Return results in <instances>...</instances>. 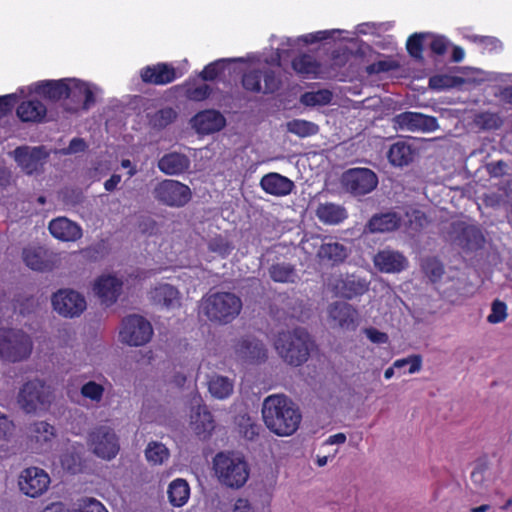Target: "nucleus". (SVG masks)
Returning <instances> with one entry per match:
<instances>
[{"instance_id": "1", "label": "nucleus", "mask_w": 512, "mask_h": 512, "mask_svg": "<svg viewBox=\"0 0 512 512\" xmlns=\"http://www.w3.org/2000/svg\"><path fill=\"white\" fill-rule=\"evenodd\" d=\"M262 417L266 427L279 436L292 435L302 418L298 407L283 394L269 395L264 399Z\"/></svg>"}, {"instance_id": "2", "label": "nucleus", "mask_w": 512, "mask_h": 512, "mask_svg": "<svg viewBox=\"0 0 512 512\" xmlns=\"http://www.w3.org/2000/svg\"><path fill=\"white\" fill-rule=\"evenodd\" d=\"M314 346L310 334L304 328L279 332L274 347L280 358L291 366L305 363Z\"/></svg>"}, {"instance_id": "3", "label": "nucleus", "mask_w": 512, "mask_h": 512, "mask_svg": "<svg viewBox=\"0 0 512 512\" xmlns=\"http://www.w3.org/2000/svg\"><path fill=\"white\" fill-rule=\"evenodd\" d=\"M242 310V300L231 292H216L202 298L201 313L213 323L226 325L235 320Z\"/></svg>"}, {"instance_id": "4", "label": "nucleus", "mask_w": 512, "mask_h": 512, "mask_svg": "<svg viewBox=\"0 0 512 512\" xmlns=\"http://www.w3.org/2000/svg\"><path fill=\"white\" fill-rule=\"evenodd\" d=\"M213 466L219 482L226 487L239 489L249 479V465L239 454L218 453L213 460Z\"/></svg>"}, {"instance_id": "5", "label": "nucleus", "mask_w": 512, "mask_h": 512, "mask_svg": "<svg viewBox=\"0 0 512 512\" xmlns=\"http://www.w3.org/2000/svg\"><path fill=\"white\" fill-rule=\"evenodd\" d=\"M33 349L31 337L20 329H0V360L19 362L27 359Z\"/></svg>"}, {"instance_id": "6", "label": "nucleus", "mask_w": 512, "mask_h": 512, "mask_svg": "<svg viewBox=\"0 0 512 512\" xmlns=\"http://www.w3.org/2000/svg\"><path fill=\"white\" fill-rule=\"evenodd\" d=\"M51 401L50 388L38 379L25 383L18 393V404L26 413L45 411Z\"/></svg>"}, {"instance_id": "7", "label": "nucleus", "mask_w": 512, "mask_h": 512, "mask_svg": "<svg viewBox=\"0 0 512 512\" xmlns=\"http://www.w3.org/2000/svg\"><path fill=\"white\" fill-rule=\"evenodd\" d=\"M343 189L355 197L371 193L378 185V177L369 168H351L341 176Z\"/></svg>"}, {"instance_id": "8", "label": "nucleus", "mask_w": 512, "mask_h": 512, "mask_svg": "<svg viewBox=\"0 0 512 512\" xmlns=\"http://www.w3.org/2000/svg\"><path fill=\"white\" fill-rule=\"evenodd\" d=\"M152 195L163 205L179 208L190 201L192 193L187 185L177 180L165 179L155 185Z\"/></svg>"}, {"instance_id": "9", "label": "nucleus", "mask_w": 512, "mask_h": 512, "mask_svg": "<svg viewBox=\"0 0 512 512\" xmlns=\"http://www.w3.org/2000/svg\"><path fill=\"white\" fill-rule=\"evenodd\" d=\"M88 446L99 458L111 460L119 452V438L115 431L109 426H98L88 435Z\"/></svg>"}, {"instance_id": "10", "label": "nucleus", "mask_w": 512, "mask_h": 512, "mask_svg": "<svg viewBox=\"0 0 512 512\" xmlns=\"http://www.w3.org/2000/svg\"><path fill=\"white\" fill-rule=\"evenodd\" d=\"M153 328L149 321L139 315H130L123 319L119 331V340L129 346H142L150 341Z\"/></svg>"}, {"instance_id": "11", "label": "nucleus", "mask_w": 512, "mask_h": 512, "mask_svg": "<svg viewBox=\"0 0 512 512\" xmlns=\"http://www.w3.org/2000/svg\"><path fill=\"white\" fill-rule=\"evenodd\" d=\"M53 309L65 318L80 316L86 309L87 303L82 294L71 289H61L52 296Z\"/></svg>"}, {"instance_id": "12", "label": "nucleus", "mask_w": 512, "mask_h": 512, "mask_svg": "<svg viewBox=\"0 0 512 512\" xmlns=\"http://www.w3.org/2000/svg\"><path fill=\"white\" fill-rule=\"evenodd\" d=\"M233 353L237 361L245 364L260 363L267 358L265 345L252 336L237 339L233 344Z\"/></svg>"}, {"instance_id": "13", "label": "nucleus", "mask_w": 512, "mask_h": 512, "mask_svg": "<svg viewBox=\"0 0 512 512\" xmlns=\"http://www.w3.org/2000/svg\"><path fill=\"white\" fill-rule=\"evenodd\" d=\"M50 484L49 475L41 468L29 467L19 476V489L25 495L36 498L45 493Z\"/></svg>"}, {"instance_id": "14", "label": "nucleus", "mask_w": 512, "mask_h": 512, "mask_svg": "<svg viewBox=\"0 0 512 512\" xmlns=\"http://www.w3.org/2000/svg\"><path fill=\"white\" fill-rule=\"evenodd\" d=\"M243 87L252 92L273 93L279 88L280 80L274 71L264 67L263 69H251L242 78Z\"/></svg>"}, {"instance_id": "15", "label": "nucleus", "mask_w": 512, "mask_h": 512, "mask_svg": "<svg viewBox=\"0 0 512 512\" xmlns=\"http://www.w3.org/2000/svg\"><path fill=\"white\" fill-rule=\"evenodd\" d=\"M13 156L18 166L28 175L38 174L42 168L48 153L44 147L20 146L13 151Z\"/></svg>"}, {"instance_id": "16", "label": "nucleus", "mask_w": 512, "mask_h": 512, "mask_svg": "<svg viewBox=\"0 0 512 512\" xmlns=\"http://www.w3.org/2000/svg\"><path fill=\"white\" fill-rule=\"evenodd\" d=\"M395 127L409 132H433L438 129L437 119L418 112L406 111L393 118Z\"/></svg>"}, {"instance_id": "17", "label": "nucleus", "mask_w": 512, "mask_h": 512, "mask_svg": "<svg viewBox=\"0 0 512 512\" xmlns=\"http://www.w3.org/2000/svg\"><path fill=\"white\" fill-rule=\"evenodd\" d=\"M369 285L370 283L366 278L354 274L339 275L330 282L335 294L346 299L363 295L368 291Z\"/></svg>"}, {"instance_id": "18", "label": "nucleus", "mask_w": 512, "mask_h": 512, "mask_svg": "<svg viewBox=\"0 0 512 512\" xmlns=\"http://www.w3.org/2000/svg\"><path fill=\"white\" fill-rule=\"evenodd\" d=\"M328 320L333 328L353 330L357 325V310L350 304L337 301L328 307Z\"/></svg>"}, {"instance_id": "19", "label": "nucleus", "mask_w": 512, "mask_h": 512, "mask_svg": "<svg viewBox=\"0 0 512 512\" xmlns=\"http://www.w3.org/2000/svg\"><path fill=\"white\" fill-rule=\"evenodd\" d=\"M95 87L89 83L75 78H67L66 98L73 104L72 110H77L79 106L88 110L95 103Z\"/></svg>"}, {"instance_id": "20", "label": "nucleus", "mask_w": 512, "mask_h": 512, "mask_svg": "<svg viewBox=\"0 0 512 512\" xmlns=\"http://www.w3.org/2000/svg\"><path fill=\"white\" fill-rule=\"evenodd\" d=\"M200 398L193 399V407L190 415V426L197 436L206 439L214 430V419L205 405H201Z\"/></svg>"}, {"instance_id": "21", "label": "nucleus", "mask_w": 512, "mask_h": 512, "mask_svg": "<svg viewBox=\"0 0 512 512\" xmlns=\"http://www.w3.org/2000/svg\"><path fill=\"white\" fill-rule=\"evenodd\" d=\"M453 234V243L466 250H477L482 247L484 242L481 231L473 225L454 224Z\"/></svg>"}, {"instance_id": "22", "label": "nucleus", "mask_w": 512, "mask_h": 512, "mask_svg": "<svg viewBox=\"0 0 512 512\" xmlns=\"http://www.w3.org/2000/svg\"><path fill=\"white\" fill-rule=\"evenodd\" d=\"M373 263L382 273H399L407 267L408 260L401 252L385 248L374 255Z\"/></svg>"}, {"instance_id": "23", "label": "nucleus", "mask_w": 512, "mask_h": 512, "mask_svg": "<svg viewBox=\"0 0 512 512\" xmlns=\"http://www.w3.org/2000/svg\"><path fill=\"white\" fill-rule=\"evenodd\" d=\"M123 282L116 275L105 274L100 276L94 284V292L106 305L116 302L122 290Z\"/></svg>"}, {"instance_id": "24", "label": "nucleus", "mask_w": 512, "mask_h": 512, "mask_svg": "<svg viewBox=\"0 0 512 512\" xmlns=\"http://www.w3.org/2000/svg\"><path fill=\"white\" fill-rule=\"evenodd\" d=\"M224 116L216 110H204L191 119L192 127L200 134H211L225 126Z\"/></svg>"}, {"instance_id": "25", "label": "nucleus", "mask_w": 512, "mask_h": 512, "mask_svg": "<svg viewBox=\"0 0 512 512\" xmlns=\"http://www.w3.org/2000/svg\"><path fill=\"white\" fill-rule=\"evenodd\" d=\"M48 228L50 233L61 241L74 242L82 237L81 227L66 217L53 219Z\"/></svg>"}, {"instance_id": "26", "label": "nucleus", "mask_w": 512, "mask_h": 512, "mask_svg": "<svg viewBox=\"0 0 512 512\" xmlns=\"http://www.w3.org/2000/svg\"><path fill=\"white\" fill-rule=\"evenodd\" d=\"M260 186L267 194L273 196L289 195L295 187L292 180L275 172L264 175L260 180Z\"/></svg>"}, {"instance_id": "27", "label": "nucleus", "mask_w": 512, "mask_h": 512, "mask_svg": "<svg viewBox=\"0 0 512 512\" xmlns=\"http://www.w3.org/2000/svg\"><path fill=\"white\" fill-rule=\"evenodd\" d=\"M403 221L402 216L395 211L374 215L367 224L371 233H385L398 229Z\"/></svg>"}, {"instance_id": "28", "label": "nucleus", "mask_w": 512, "mask_h": 512, "mask_svg": "<svg viewBox=\"0 0 512 512\" xmlns=\"http://www.w3.org/2000/svg\"><path fill=\"white\" fill-rule=\"evenodd\" d=\"M190 167V159L178 152H171L162 156L158 161L159 170L166 175H179Z\"/></svg>"}, {"instance_id": "29", "label": "nucleus", "mask_w": 512, "mask_h": 512, "mask_svg": "<svg viewBox=\"0 0 512 512\" xmlns=\"http://www.w3.org/2000/svg\"><path fill=\"white\" fill-rule=\"evenodd\" d=\"M150 295L155 304L167 309L180 306L179 291L170 284H159L151 291Z\"/></svg>"}, {"instance_id": "30", "label": "nucleus", "mask_w": 512, "mask_h": 512, "mask_svg": "<svg viewBox=\"0 0 512 512\" xmlns=\"http://www.w3.org/2000/svg\"><path fill=\"white\" fill-rule=\"evenodd\" d=\"M178 116L177 110L173 107L164 106L159 108H147L146 118L148 124L157 130L164 129L173 123Z\"/></svg>"}, {"instance_id": "31", "label": "nucleus", "mask_w": 512, "mask_h": 512, "mask_svg": "<svg viewBox=\"0 0 512 512\" xmlns=\"http://www.w3.org/2000/svg\"><path fill=\"white\" fill-rule=\"evenodd\" d=\"M22 256L25 264L33 270L44 271L52 267L49 253L43 247H27Z\"/></svg>"}, {"instance_id": "32", "label": "nucleus", "mask_w": 512, "mask_h": 512, "mask_svg": "<svg viewBox=\"0 0 512 512\" xmlns=\"http://www.w3.org/2000/svg\"><path fill=\"white\" fill-rule=\"evenodd\" d=\"M144 82L156 85H164L172 82L176 78L175 70L167 64H158L146 67L141 73Z\"/></svg>"}, {"instance_id": "33", "label": "nucleus", "mask_w": 512, "mask_h": 512, "mask_svg": "<svg viewBox=\"0 0 512 512\" xmlns=\"http://www.w3.org/2000/svg\"><path fill=\"white\" fill-rule=\"evenodd\" d=\"M107 386H110V383L104 377H101L99 381L89 380L81 386L80 394L91 404L99 406L104 398Z\"/></svg>"}, {"instance_id": "34", "label": "nucleus", "mask_w": 512, "mask_h": 512, "mask_svg": "<svg viewBox=\"0 0 512 512\" xmlns=\"http://www.w3.org/2000/svg\"><path fill=\"white\" fill-rule=\"evenodd\" d=\"M316 216L324 224L336 225L347 218V212L341 205L322 203L316 209Z\"/></svg>"}, {"instance_id": "35", "label": "nucleus", "mask_w": 512, "mask_h": 512, "mask_svg": "<svg viewBox=\"0 0 512 512\" xmlns=\"http://www.w3.org/2000/svg\"><path fill=\"white\" fill-rule=\"evenodd\" d=\"M46 112V107L38 100L24 101L17 108V115L23 122H40Z\"/></svg>"}, {"instance_id": "36", "label": "nucleus", "mask_w": 512, "mask_h": 512, "mask_svg": "<svg viewBox=\"0 0 512 512\" xmlns=\"http://www.w3.org/2000/svg\"><path fill=\"white\" fill-rule=\"evenodd\" d=\"M34 90L51 100L66 98L67 79L38 82L35 84Z\"/></svg>"}, {"instance_id": "37", "label": "nucleus", "mask_w": 512, "mask_h": 512, "mask_svg": "<svg viewBox=\"0 0 512 512\" xmlns=\"http://www.w3.org/2000/svg\"><path fill=\"white\" fill-rule=\"evenodd\" d=\"M317 256L321 260H326L333 264H338L347 258L348 250L343 244L339 242L329 241L321 244L317 252Z\"/></svg>"}, {"instance_id": "38", "label": "nucleus", "mask_w": 512, "mask_h": 512, "mask_svg": "<svg viewBox=\"0 0 512 512\" xmlns=\"http://www.w3.org/2000/svg\"><path fill=\"white\" fill-rule=\"evenodd\" d=\"M168 499L174 507H182L190 497V487L186 480L177 478L173 480L167 490Z\"/></svg>"}, {"instance_id": "39", "label": "nucleus", "mask_w": 512, "mask_h": 512, "mask_svg": "<svg viewBox=\"0 0 512 512\" xmlns=\"http://www.w3.org/2000/svg\"><path fill=\"white\" fill-rule=\"evenodd\" d=\"M414 151L409 144L399 141L391 145L388 151V159L394 166L402 167L413 161Z\"/></svg>"}, {"instance_id": "40", "label": "nucleus", "mask_w": 512, "mask_h": 512, "mask_svg": "<svg viewBox=\"0 0 512 512\" xmlns=\"http://www.w3.org/2000/svg\"><path fill=\"white\" fill-rule=\"evenodd\" d=\"M144 456L150 466H160L169 460L170 451L162 442L150 441L144 450Z\"/></svg>"}, {"instance_id": "41", "label": "nucleus", "mask_w": 512, "mask_h": 512, "mask_svg": "<svg viewBox=\"0 0 512 512\" xmlns=\"http://www.w3.org/2000/svg\"><path fill=\"white\" fill-rule=\"evenodd\" d=\"M208 390L210 394L216 399L228 398L234 390L233 381L222 375H213L208 381Z\"/></svg>"}, {"instance_id": "42", "label": "nucleus", "mask_w": 512, "mask_h": 512, "mask_svg": "<svg viewBox=\"0 0 512 512\" xmlns=\"http://www.w3.org/2000/svg\"><path fill=\"white\" fill-rule=\"evenodd\" d=\"M269 276L274 282L295 283L298 275L295 267L290 263H275L269 267Z\"/></svg>"}, {"instance_id": "43", "label": "nucleus", "mask_w": 512, "mask_h": 512, "mask_svg": "<svg viewBox=\"0 0 512 512\" xmlns=\"http://www.w3.org/2000/svg\"><path fill=\"white\" fill-rule=\"evenodd\" d=\"M29 436L31 441H34L42 447L55 437V430L49 423L39 421L29 427Z\"/></svg>"}, {"instance_id": "44", "label": "nucleus", "mask_w": 512, "mask_h": 512, "mask_svg": "<svg viewBox=\"0 0 512 512\" xmlns=\"http://www.w3.org/2000/svg\"><path fill=\"white\" fill-rule=\"evenodd\" d=\"M296 73L305 77H314L319 72V64L311 55L303 54L292 61Z\"/></svg>"}, {"instance_id": "45", "label": "nucleus", "mask_w": 512, "mask_h": 512, "mask_svg": "<svg viewBox=\"0 0 512 512\" xmlns=\"http://www.w3.org/2000/svg\"><path fill=\"white\" fill-rule=\"evenodd\" d=\"M287 130L303 138L316 134L318 126L310 121L295 119L287 123Z\"/></svg>"}, {"instance_id": "46", "label": "nucleus", "mask_w": 512, "mask_h": 512, "mask_svg": "<svg viewBox=\"0 0 512 512\" xmlns=\"http://www.w3.org/2000/svg\"><path fill=\"white\" fill-rule=\"evenodd\" d=\"M404 224L414 232L420 231L428 224V219L424 212L418 209H407L405 211Z\"/></svg>"}, {"instance_id": "47", "label": "nucleus", "mask_w": 512, "mask_h": 512, "mask_svg": "<svg viewBox=\"0 0 512 512\" xmlns=\"http://www.w3.org/2000/svg\"><path fill=\"white\" fill-rule=\"evenodd\" d=\"M332 100V93L327 90L306 92L301 96V103L306 106L326 105Z\"/></svg>"}, {"instance_id": "48", "label": "nucleus", "mask_w": 512, "mask_h": 512, "mask_svg": "<svg viewBox=\"0 0 512 512\" xmlns=\"http://www.w3.org/2000/svg\"><path fill=\"white\" fill-rule=\"evenodd\" d=\"M62 467L71 472L76 473L81 467V453L74 446L71 449H67L61 456Z\"/></svg>"}, {"instance_id": "49", "label": "nucleus", "mask_w": 512, "mask_h": 512, "mask_svg": "<svg viewBox=\"0 0 512 512\" xmlns=\"http://www.w3.org/2000/svg\"><path fill=\"white\" fill-rule=\"evenodd\" d=\"M208 250L222 258H225L231 253L233 246L227 239L218 235L208 241Z\"/></svg>"}, {"instance_id": "50", "label": "nucleus", "mask_w": 512, "mask_h": 512, "mask_svg": "<svg viewBox=\"0 0 512 512\" xmlns=\"http://www.w3.org/2000/svg\"><path fill=\"white\" fill-rule=\"evenodd\" d=\"M236 60L237 59H219L215 62L208 64L203 69L200 75L203 80H214L223 72L227 62H233Z\"/></svg>"}, {"instance_id": "51", "label": "nucleus", "mask_w": 512, "mask_h": 512, "mask_svg": "<svg viewBox=\"0 0 512 512\" xmlns=\"http://www.w3.org/2000/svg\"><path fill=\"white\" fill-rule=\"evenodd\" d=\"M393 366L397 369L409 366L408 373L414 374L422 368V357L419 354L410 355L406 358L397 359L394 361Z\"/></svg>"}, {"instance_id": "52", "label": "nucleus", "mask_w": 512, "mask_h": 512, "mask_svg": "<svg viewBox=\"0 0 512 512\" xmlns=\"http://www.w3.org/2000/svg\"><path fill=\"white\" fill-rule=\"evenodd\" d=\"M507 317V306L500 300H495L492 303L491 313L487 320L490 323L496 324L503 322Z\"/></svg>"}, {"instance_id": "53", "label": "nucleus", "mask_w": 512, "mask_h": 512, "mask_svg": "<svg viewBox=\"0 0 512 512\" xmlns=\"http://www.w3.org/2000/svg\"><path fill=\"white\" fill-rule=\"evenodd\" d=\"M469 39L475 43H478L483 47V49L488 50L490 52L496 51L502 48V43L499 39L491 36H479L472 35L469 36Z\"/></svg>"}, {"instance_id": "54", "label": "nucleus", "mask_w": 512, "mask_h": 512, "mask_svg": "<svg viewBox=\"0 0 512 512\" xmlns=\"http://www.w3.org/2000/svg\"><path fill=\"white\" fill-rule=\"evenodd\" d=\"M330 31H318L316 33L307 34L301 37H298L297 39H287V44L290 46L296 45V43H303L304 45L315 43L324 39L328 38Z\"/></svg>"}, {"instance_id": "55", "label": "nucleus", "mask_w": 512, "mask_h": 512, "mask_svg": "<svg viewBox=\"0 0 512 512\" xmlns=\"http://www.w3.org/2000/svg\"><path fill=\"white\" fill-rule=\"evenodd\" d=\"M211 93V88L207 84H200L198 86L189 87L186 90V96L193 101L205 100Z\"/></svg>"}, {"instance_id": "56", "label": "nucleus", "mask_w": 512, "mask_h": 512, "mask_svg": "<svg viewBox=\"0 0 512 512\" xmlns=\"http://www.w3.org/2000/svg\"><path fill=\"white\" fill-rule=\"evenodd\" d=\"M423 269L431 280L436 281L443 275V266L435 259H427L423 263Z\"/></svg>"}, {"instance_id": "57", "label": "nucleus", "mask_w": 512, "mask_h": 512, "mask_svg": "<svg viewBox=\"0 0 512 512\" xmlns=\"http://www.w3.org/2000/svg\"><path fill=\"white\" fill-rule=\"evenodd\" d=\"M486 471H487V469L484 465H479V466L475 467L471 473V482L479 490H483L488 487Z\"/></svg>"}, {"instance_id": "58", "label": "nucleus", "mask_w": 512, "mask_h": 512, "mask_svg": "<svg viewBox=\"0 0 512 512\" xmlns=\"http://www.w3.org/2000/svg\"><path fill=\"white\" fill-rule=\"evenodd\" d=\"M422 38L423 34H414L409 37L406 47L409 54L415 59L422 58Z\"/></svg>"}, {"instance_id": "59", "label": "nucleus", "mask_w": 512, "mask_h": 512, "mask_svg": "<svg viewBox=\"0 0 512 512\" xmlns=\"http://www.w3.org/2000/svg\"><path fill=\"white\" fill-rule=\"evenodd\" d=\"M398 68V64L392 60H380L375 63H372L367 67V72L369 74H378L382 72H388Z\"/></svg>"}, {"instance_id": "60", "label": "nucleus", "mask_w": 512, "mask_h": 512, "mask_svg": "<svg viewBox=\"0 0 512 512\" xmlns=\"http://www.w3.org/2000/svg\"><path fill=\"white\" fill-rule=\"evenodd\" d=\"M78 512H108L101 502L96 499H85L79 505Z\"/></svg>"}, {"instance_id": "61", "label": "nucleus", "mask_w": 512, "mask_h": 512, "mask_svg": "<svg viewBox=\"0 0 512 512\" xmlns=\"http://www.w3.org/2000/svg\"><path fill=\"white\" fill-rule=\"evenodd\" d=\"M366 337L375 344H386L388 343L389 337L386 333L379 331L376 328L370 327L364 329Z\"/></svg>"}, {"instance_id": "62", "label": "nucleus", "mask_w": 512, "mask_h": 512, "mask_svg": "<svg viewBox=\"0 0 512 512\" xmlns=\"http://www.w3.org/2000/svg\"><path fill=\"white\" fill-rule=\"evenodd\" d=\"M14 424L7 416L0 413V440H7L12 435Z\"/></svg>"}, {"instance_id": "63", "label": "nucleus", "mask_w": 512, "mask_h": 512, "mask_svg": "<svg viewBox=\"0 0 512 512\" xmlns=\"http://www.w3.org/2000/svg\"><path fill=\"white\" fill-rule=\"evenodd\" d=\"M429 86L432 89L442 90L452 86V80L448 76L436 75L429 79Z\"/></svg>"}, {"instance_id": "64", "label": "nucleus", "mask_w": 512, "mask_h": 512, "mask_svg": "<svg viewBox=\"0 0 512 512\" xmlns=\"http://www.w3.org/2000/svg\"><path fill=\"white\" fill-rule=\"evenodd\" d=\"M486 169L490 176L500 177L506 173L507 163L502 160L490 162L486 165Z\"/></svg>"}]
</instances>
